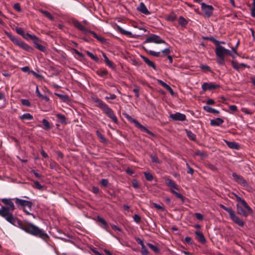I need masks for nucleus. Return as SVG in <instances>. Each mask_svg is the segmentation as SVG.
Here are the masks:
<instances>
[{"instance_id":"f257e3e1","label":"nucleus","mask_w":255,"mask_h":255,"mask_svg":"<svg viewBox=\"0 0 255 255\" xmlns=\"http://www.w3.org/2000/svg\"><path fill=\"white\" fill-rule=\"evenodd\" d=\"M1 200L6 206H2L0 209V216L1 217L4 218L12 225L19 227L29 234L45 241L49 238L47 234L42 229L31 223L26 221L22 222L14 217L12 212L15 209V206L12 202V199L2 198Z\"/></svg>"},{"instance_id":"f03ea898","label":"nucleus","mask_w":255,"mask_h":255,"mask_svg":"<svg viewBox=\"0 0 255 255\" xmlns=\"http://www.w3.org/2000/svg\"><path fill=\"white\" fill-rule=\"evenodd\" d=\"M215 54L217 58V63L220 66L225 65V56L226 55H232V53L229 50L220 45H216Z\"/></svg>"},{"instance_id":"7ed1b4c3","label":"nucleus","mask_w":255,"mask_h":255,"mask_svg":"<svg viewBox=\"0 0 255 255\" xmlns=\"http://www.w3.org/2000/svg\"><path fill=\"white\" fill-rule=\"evenodd\" d=\"M8 38L16 46L30 53H33L34 49L28 44L22 41L20 38H18L12 34L6 33Z\"/></svg>"},{"instance_id":"20e7f679","label":"nucleus","mask_w":255,"mask_h":255,"mask_svg":"<svg viewBox=\"0 0 255 255\" xmlns=\"http://www.w3.org/2000/svg\"><path fill=\"white\" fill-rule=\"evenodd\" d=\"M165 183L166 184L170 187V192L175 195L176 197L179 199H180L182 203H184L185 202L186 198L184 197L182 194L180 193H179L177 192L175 190H178L179 187L175 183V182L172 179L170 178H166L165 179Z\"/></svg>"},{"instance_id":"39448f33","label":"nucleus","mask_w":255,"mask_h":255,"mask_svg":"<svg viewBox=\"0 0 255 255\" xmlns=\"http://www.w3.org/2000/svg\"><path fill=\"white\" fill-rule=\"evenodd\" d=\"M23 38L26 40H28L29 39H31L33 40V43L35 48L41 52H46V47L45 46L41 44V43L42 42V41L35 35H32L29 33H25V37Z\"/></svg>"},{"instance_id":"423d86ee","label":"nucleus","mask_w":255,"mask_h":255,"mask_svg":"<svg viewBox=\"0 0 255 255\" xmlns=\"http://www.w3.org/2000/svg\"><path fill=\"white\" fill-rule=\"evenodd\" d=\"M219 206L221 208L223 209L229 214L231 219L234 222L240 227H243L244 226L245 222L235 214L234 211L231 208L227 207L223 204H220Z\"/></svg>"},{"instance_id":"0eeeda50","label":"nucleus","mask_w":255,"mask_h":255,"mask_svg":"<svg viewBox=\"0 0 255 255\" xmlns=\"http://www.w3.org/2000/svg\"><path fill=\"white\" fill-rule=\"evenodd\" d=\"M123 115L129 122L134 124L135 126L139 128L141 131H144L152 136H155V134L149 130L146 127L141 125L136 120L132 118L127 113H123Z\"/></svg>"},{"instance_id":"6e6552de","label":"nucleus","mask_w":255,"mask_h":255,"mask_svg":"<svg viewBox=\"0 0 255 255\" xmlns=\"http://www.w3.org/2000/svg\"><path fill=\"white\" fill-rule=\"evenodd\" d=\"M18 208H21L23 209L27 207L29 210H31L32 203L31 201L21 199L18 198L13 199Z\"/></svg>"},{"instance_id":"1a4fd4ad","label":"nucleus","mask_w":255,"mask_h":255,"mask_svg":"<svg viewBox=\"0 0 255 255\" xmlns=\"http://www.w3.org/2000/svg\"><path fill=\"white\" fill-rule=\"evenodd\" d=\"M154 43L156 44L165 43L167 44V43L161 37L157 35L152 34L149 36L147 37L145 40L143 42V43Z\"/></svg>"},{"instance_id":"9d476101","label":"nucleus","mask_w":255,"mask_h":255,"mask_svg":"<svg viewBox=\"0 0 255 255\" xmlns=\"http://www.w3.org/2000/svg\"><path fill=\"white\" fill-rule=\"evenodd\" d=\"M201 9L205 16L209 18L213 13L214 7L211 5H208L204 2L201 3Z\"/></svg>"},{"instance_id":"9b49d317","label":"nucleus","mask_w":255,"mask_h":255,"mask_svg":"<svg viewBox=\"0 0 255 255\" xmlns=\"http://www.w3.org/2000/svg\"><path fill=\"white\" fill-rule=\"evenodd\" d=\"M232 176L234 180L238 184L242 185L243 187H249L248 182L246 181V180L244 179V178L243 176L239 174H237L235 172L233 173Z\"/></svg>"},{"instance_id":"f8f14e48","label":"nucleus","mask_w":255,"mask_h":255,"mask_svg":"<svg viewBox=\"0 0 255 255\" xmlns=\"http://www.w3.org/2000/svg\"><path fill=\"white\" fill-rule=\"evenodd\" d=\"M103 112L114 123H118V118L111 108L108 107Z\"/></svg>"},{"instance_id":"ddd939ff","label":"nucleus","mask_w":255,"mask_h":255,"mask_svg":"<svg viewBox=\"0 0 255 255\" xmlns=\"http://www.w3.org/2000/svg\"><path fill=\"white\" fill-rule=\"evenodd\" d=\"M220 85L214 83H204L202 85V88L204 91L212 90L220 88Z\"/></svg>"},{"instance_id":"4468645a","label":"nucleus","mask_w":255,"mask_h":255,"mask_svg":"<svg viewBox=\"0 0 255 255\" xmlns=\"http://www.w3.org/2000/svg\"><path fill=\"white\" fill-rule=\"evenodd\" d=\"M170 118L175 121H184L186 120L185 115L180 113H176L170 115Z\"/></svg>"},{"instance_id":"2eb2a0df","label":"nucleus","mask_w":255,"mask_h":255,"mask_svg":"<svg viewBox=\"0 0 255 255\" xmlns=\"http://www.w3.org/2000/svg\"><path fill=\"white\" fill-rule=\"evenodd\" d=\"M73 24L75 27L78 29L79 30L82 31L85 34H87L88 29L86 28L84 26L82 25L81 22L77 20L74 19L73 20Z\"/></svg>"},{"instance_id":"dca6fc26","label":"nucleus","mask_w":255,"mask_h":255,"mask_svg":"<svg viewBox=\"0 0 255 255\" xmlns=\"http://www.w3.org/2000/svg\"><path fill=\"white\" fill-rule=\"evenodd\" d=\"M93 100L95 103L98 104L97 106L100 108L103 111H104V110L109 107L106 103L98 98H94Z\"/></svg>"},{"instance_id":"f3484780","label":"nucleus","mask_w":255,"mask_h":255,"mask_svg":"<svg viewBox=\"0 0 255 255\" xmlns=\"http://www.w3.org/2000/svg\"><path fill=\"white\" fill-rule=\"evenodd\" d=\"M137 10L145 15H148L150 14V12L148 11L145 5L143 2H141L140 3L139 5L137 7Z\"/></svg>"},{"instance_id":"a211bd4d","label":"nucleus","mask_w":255,"mask_h":255,"mask_svg":"<svg viewBox=\"0 0 255 255\" xmlns=\"http://www.w3.org/2000/svg\"><path fill=\"white\" fill-rule=\"evenodd\" d=\"M90 33L91 34L94 38H95L96 39H97L99 42H100L101 43H105L106 42V39L103 37L98 36L95 31H92L88 29V31L87 32V33Z\"/></svg>"},{"instance_id":"6ab92c4d","label":"nucleus","mask_w":255,"mask_h":255,"mask_svg":"<svg viewBox=\"0 0 255 255\" xmlns=\"http://www.w3.org/2000/svg\"><path fill=\"white\" fill-rule=\"evenodd\" d=\"M140 57L144 60V61L149 67H152L155 70H156V66L152 61H150L148 58L143 55H141Z\"/></svg>"},{"instance_id":"aec40b11","label":"nucleus","mask_w":255,"mask_h":255,"mask_svg":"<svg viewBox=\"0 0 255 255\" xmlns=\"http://www.w3.org/2000/svg\"><path fill=\"white\" fill-rule=\"evenodd\" d=\"M158 83L165 89H166L171 95H174V93L173 89L166 83L161 80H158Z\"/></svg>"},{"instance_id":"412c9836","label":"nucleus","mask_w":255,"mask_h":255,"mask_svg":"<svg viewBox=\"0 0 255 255\" xmlns=\"http://www.w3.org/2000/svg\"><path fill=\"white\" fill-rule=\"evenodd\" d=\"M195 234L196 236L197 240L199 242H200L202 244H204L206 243V239L202 232L200 231H195Z\"/></svg>"},{"instance_id":"4be33fe9","label":"nucleus","mask_w":255,"mask_h":255,"mask_svg":"<svg viewBox=\"0 0 255 255\" xmlns=\"http://www.w3.org/2000/svg\"><path fill=\"white\" fill-rule=\"evenodd\" d=\"M237 212L238 214L243 216L245 217H248L249 215V212L246 211L242 207L240 206L239 204H237Z\"/></svg>"},{"instance_id":"5701e85b","label":"nucleus","mask_w":255,"mask_h":255,"mask_svg":"<svg viewBox=\"0 0 255 255\" xmlns=\"http://www.w3.org/2000/svg\"><path fill=\"white\" fill-rule=\"evenodd\" d=\"M224 123V120L220 118H217L215 119L212 120L210 124L212 126H219Z\"/></svg>"},{"instance_id":"b1692460","label":"nucleus","mask_w":255,"mask_h":255,"mask_svg":"<svg viewBox=\"0 0 255 255\" xmlns=\"http://www.w3.org/2000/svg\"><path fill=\"white\" fill-rule=\"evenodd\" d=\"M227 146L231 149H239L240 145L236 142L225 140Z\"/></svg>"},{"instance_id":"393cba45","label":"nucleus","mask_w":255,"mask_h":255,"mask_svg":"<svg viewBox=\"0 0 255 255\" xmlns=\"http://www.w3.org/2000/svg\"><path fill=\"white\" fill-rule=\"evenodd\" d=\"M117 30H118L119 32H120L121 33L124 35H127L129 37H131L132 36V33L131 32L124 30L122 27H121L119 25L117 26Z\"/></svg>"},{"instance_id":"a878e982","label":"nucleus","mask_w":255,"mask_h":255,"mask_svg":"<svg viewBox=\"0 0 255 255\" xmlns=\"http://www.w3.org/2000/svg\"><path fill=\"white\" fill-rule=\"evenodd\" d=\"M185 131L188 137L192 141H195L196 139V135L191 130L185 129Z\"/></svg>"},{"instance_id":"bb28decb","label":"nucleus","mask_w":255,"mask_h":255,"mask_svg":"<svg viewBox=\"0 0 255 255\" xmlns=\"http://www.w3.org/2000/svg\"><path fill=\"white\" fill-rule=\"evenodd\" d=\"M203 109L207 112L212 114H219V111L214 109L208 106H205L203 107Z\"/></svg>"},{"instance_id":"cd10ccee","label":"nucleus","mask_w":255,"mask_h":255,"mask_svg":"<svg viewBox=\"0 0 255 255\" xmlns=\"http://www.w3.org/2000/svg\"><path fill=\"white\" fill-rule=\"evenodd\" d=\"M188 21L182 16H180L178 19V23L182 27H185L188 24Z\"/></svg>"},{"instance_id":"c85d7f7f","label":"nucleus","mask_w":255,"mask_h":255,"mask_svg":"<svg viewBox=\"0 0 255 255\" xmlns=\"http://www.w3.org/2000/svg\"><path fill=\"white\" fill-rule=\"evenodd\" d=\"M19 118L22 120H32L33 117L32 115L29 113L24 114L22 116H19Z\"/></svg>"},{"instance_id":"c756f323","label":"nucleus","mask_w":255,"mask_h":255,"mask_svg":"<svg viewBox=\"0 0 255 255\" xmlns=\"http://www.w3.org/2000/svg\"><path fill=\"white\" fill-rule=\"evenodd\" d=\"M42 123L43 125V128L45 130H49L51 129V127L49 122L45 119H44L42 121Z\"/></svg>"},{"instance_id":"7c9ffc66","label":"nucleus","mask_w":255,"mask_h":255,"mask_svg":"<svg viewBox=\"0 0 255 255\" xmlns=\"http://www.w3.org/2000/svg\"><path fill=\"white\" fill-rule=\"evenodd\" d=\"M97 220L104 226V228L107 230L108 225L106 220L100 216H97Z\"/></svg>"},{"instance_id":"2f4dec72","label":"nucleus","mask_w":255,"mask_h":255,"mask_svg":"<svg viewBox=\"0 0 255 255\" xmlns=\"http://www.w3.org/2000/svg\"><path fill=\"white\" fill-rule=\"evenodd\" d=\"M241 203L249 213H253V209L248 205L244 199L241 201Z\"/></svg>"},{"instance_id":"473e14b6","label":"nucleus","mask_w":255,"mask_h":255,"mask_svg":"<svg viewBox=\"0 0 255 255\" xmlns=\"http://www.w3.org/2000/svg\"><path fill=\"white\" fill-rule=\"evenodd\" d=\"M40 11L44 14V15L47 17L49 19H50V20H54V17L52 15V14L49 12L48 11H46V10H43V9H40Z\"/></svg>"},{"instance_id":"72a5a7b5","label":"nucleus","mask_w":255,"mask_h":255,"mask_svg":"<svg viewBox=\"0 0 255 255\" xmlns=\"http://www.w3.org/2000/svg\"><path fill=\"white\" fill-rule=\"evenodd\" d=\"M176 18V14L174 12H172L167 16L166 20L170 21H174Z\"/></svg>"},{"instance_id":"f704fd0d","label":"nucleus","mask_w":255,"mask_h":255,"mask_svg":"<svg viewBox=\"0 0 255 255\" xmlns=\"http://www.w3.org/2000/svg\"><path fill=\"white\" fill-rule=\"evenodd\" d=\"M144 50L147 52L150 55L153 56L154 57H158L160 56V52H155L153 50H148L146 49H145L144 47H143Z\"/></svg>"},{"instance_id":"c9c22d12","label":"nucleus","mask_w":255,"mask_h":255,"mask_svg":"<svg viewBox=\"0 0 255 255\" xmlns=\"http://www.w3.org/2000/svg\"><path fill=\"white\" fill-rule=\"evenodd\" d=\"M96 74L100 76V77H104L106 76L108 74V71L105 69H100L96 71Z\"/></svg>"},{"instance_id":"e433bc0d","label":"nucleus","mask_w":255,"mask_h":255,"mask_svg":"<svg viewBox=\"0 0 255 255\" xmlns=\"http://www.w3.org/2000/svg\"><path fill=\"white\" fill-rule=\"evenodd\" d=\"M147 245L154 253H159L160 252V250L156 246H154V245H152V244H151L150 243H147Z\"/></svg>"},{"instance_id":"4c0bfd02","label":"nucleus","mask_w":255,"mask_h":255,"mask_svg":"<svg viewBox=\"0 0 255 255\" xmlns=\"http://www.w3.org/2000/svg\"><path fill=\"white\" fill-rule=\"evenodd\" d=\"M96 134L97 136L100 139V140L103 143H106L107 142V139L105 137V136L99 131H96Z\"/></svg>"},{"instance_id":"58836bf2","label":"nucleus","mask_w":255,"mask_h":255,"mask_svg":"<svg viewBox=\"0 0 255 255\" xmlns=\"http://www.w3.org/2000/svg\"><path fill=\"white\" fill-rule=\"evenodd\" d=\"M150 157L151 158L152 162H155L157 164L161 163V161L158 159V158L155 154H150Z\"/></svg>"},{"instance_id":"ea45409f","label":"nucleus","mask_w":255,"mask_h":255,"mask_svg":"<svg viewBox=\"0 0 255 255\" xmlns=\"http://www.w3.org/2000/svg\"><path fill=\"white\" fill-rule=\"evenodd\" d=\"M231 63L234 69H235V70L239 72L241 70V66L237 61L232 60Z\"/></svg>"},{"instance_id":"a19ab883","label":"nucleus","mask_w":255,"mask_h":255,"mask_svg":"<svg viewBox=\"0 0 255 255\" xmlns=\"http://www.w3.org/2000/svg\"><path fill=\"white\" fill-rule=\"evenodd\" d=\"M55 95L58 97L60 99L63 100L64 102H67L69 101V97L66 95H62L60 94L55 93Z\"/></svg>"},{"instance_id":"79ce46f5","label":"nucleus","mask_w":255,"mask_h":255,"mask_svg":"<svg viewBox=\"0 0 255 255\" xmlns=\"http://www.w3.org/2000/svg\"><path fill=\"white\" fill-rule=\"evenodd\" d=\"M86 52L87 55L89 56L92 60H94L96 62L98 61L99 58L96 55L93 54L92 53L90 52L89 51H86Z\"/></svg>"},{"instance_id":"37998d69","label":"nucleus","mask_w":255,"mask_h":255,"mask_svg":"<svg viewBox=\"0 0 255 255\" xmlns=\"http://www.w3.org/2000/svg\"><path fill=\"white\" fill-rule=\"evenodd\" d=\"M56 117L61 123H66V117L64 115L60 114H58L56 115Z\"/></svg>"},{"instance_id":"c03bdc74","label":"nucleus","mask_w":255,"mask_h":255,"mask_svg":"<svg viewBox=\"0 0 255 255\" xmlns=\"http://www.w3.org/2000/svg\"><path fill=\"white\" fill-rule=\"evenodd\" d=\"M144 175L147 181H151L153 179V176L150 172H144Z\"/></svg>"},{"instance_id":"a18cd8bd","label":"nucleus","mask_w":255,"mask_h":255,"mask_svg":"<svg viewBox=\"0 0 255 255\" xmlns=\"http://www.w3.org/2000/svg\"><path fill=\"white\" fill-rule=\"evenodd\" d=\"M204 39L209 40L213 42L215 46L219 45V41L214 38L213 37H204Z\"/></svg>"},{"instance_id":"49530a36","label":"nucleus","mask_w":255,"mask_h":255,"mask_svg":"<svg viewBox=\"0 0 255 255\" xmlns=\"http://www.w3.org/2000/svg\"><path fill=\"white\" fill-rule=\"evenodd\" d=\"M206 167L213 171H217L218 170L217 167L215 165L211 163H207L206 164Z\"/></svg>"},{"instance_id":"de8ad7c7","label":"nucleus","mask_w":255,"mask_h":255,"mask_svg":"<svg viewBox=\"0 0 255 255\" xmlns=\"http://www.w3.org/2000/svg\"><path fill=\"white\" fill-rule=\"evenodd\" d=\"M200 67L203 71L212 72L210 67L207 65H201Z\"/></svg>"},{"instance_id":"09e8293b","label":"nucleus","mask_w":255,"mask_h":255,"mask_svg":"<svg viewBox=\"0 0 255 255\" xmlns=\"http://www.w3.org/2000/svg\"><path fill=\"white\" fill-rule=\"evenodd\" d=\"M141 253L142 255H149V252L145 246H142L141 249Z\"/></svg>"},{"instance_id":"8fccbe9b","label":"nucleus","mask_w":255,"mask_h":255,"mask_svg":"<svg viewBox=\"0 0 255 255\" xmlns=\"http://www.w3.org/2000/svg\"><path fill=\"white\" fill-rule=\"evenodd\" d=\"M15 30L18 34L21 35L23 37H25V33L22 28L16 27Z\"/></svg>"},{"instance_id":"3c124183","label":"nucleus","mask_w":255,"mask_h":255,"mask_svg":"<svg viewBox=\"0 0 255 255\" xmlns=\"http://www.w3.org/2000/svg\"><path fill=\"white\" fill-rule=\"evenodd\" d=\"M186 165L187 168V173L191 175H193L194 172V170L190 167L188 163H186Z\"/></svg>"},{"instance_id":"603ef678","label":"nucleus","mask_w":255,"mask_h":255,"mask_svg":"<svg viewBox=\"0 0 255 255\" xmlns=\"http://www.w3.org/2000/svg\"><path fill=\"white\" fill-rule=\"evenodd\" d=\"M21 102L23 106L26 107H30L31 106L30 101L27 99H21Z\"/></svg>"},{"instance_id":"864d4df0","label":"nucleus","mask_w":255,"mask_h":255,"mask_svg":"<svg viewBox=\"0 0 255 255\" xmlns=\"http://www.w3.org/2000/svg\"><path fill=\"white\" fill-rule=\"evenodd\" d=\"M33 187L39 190H41L43 188V186L37 181H35L34 182V185L33 186Z\"/></svg>"},{"instance_id":"5fc2aeb1","label":"nucleus","mask_w":255,"mask_h":255,"mask_svg":"<svg viewBox=\"0 0 255 255\" xmlns=\"http://www.w3.org/2000/svg\"><path fill=\"white\" fill-rule=\"evenodd\" d=\"M152 205L154 208H156L158 210H160L162 211L165 210L163 206H161L160 205H159L155 203H153Z\"/></svg>"},{"instance_id":"6e6d98bb","label":"nucleus","mask_w":255,"mask_h":255,"mask_svg":"<svg viewBox=\"0 0 255 255\" xmlns=\"http://www.w3.org/2000/svg\"><path fill=\"white\" fill-rule=\"evenodd\" d=\"M50 167L51 169H57L58 164L54 161H51L50 162Z\"/></svg>"},{"instance_id":"4d7b16f0","label":"nucleus","mask_w":255,"mask_h":255,"mask_svg":"<svg viewBox=\"0 0 255 255\" xmlns=\"http://www.w3.org/2000/svg\"><path fill=\"white\" fill-rule=\"evenodd\" d=\"M31 173H32L34 176L37 178H41L42 177H43V175H42L41 174H39L38 172H37V170H32L31 171Z\"/></svg>"},{"instance_id":"13d9d810","label":"nucleus","mask_w":255,"mask_h":255,"mask_svg":"<svg viewBox=\"0 0 255 255\" xmlns=\"http://www.w3.org/2000/svg\"><path fill=\"white\" fill-rule=\"evenodd\" d=\"M133 220L134 221L137 223H140V221H141V217H140L139 215H138V214H135L133 217Z\"/></svg>"},{"instance_id":"bf43d9fd","label":"nucleus","mask_w":255,"mask_h":255,"mask_svg":"<svg viewBox=\"0 0 255 255\" xmlns=\"http://www.w3.org/2000/svg\"><path fill=\"white\" fill-rule=\"evenodd\" d=\"M106 65L109 67L111 68L112 69H115V66L114 63L110 60H109L107 62H106Z\"/></svg>"},{"instance_id":"052dcab7","label":"nucleus","mask_w":255,"mask_h":255,"mask_svg":"<svg viewBox=\"0 0 255 255\" xmlns=\"http://www.w3.org/2000/svg\"><path fill=\"white\" fill-rule=\"evenodd\" d=\"M109 181L107 179H102L101 181V184L103 186L107 187L108 185Z\"/></svg>"},{"instance_id":"680f3d73","label":"nucleus","mask_w":255,"mask_h":255,"mask_svg":"<svg viewBox=\"0 0 255 255\" xmlns=\"http://www.w3.org/2000/svg\"><path fill=\"white\" fill-rule=\"evenodd\" d=\"M241 111L244 113L245 114H247V115H252L253 114V112H251V110H250L249 109H247V108H242Z\"/></svg>"},{"instance_id":"e2e57ef3","label":"nucleus","mask_w":255,"mask_h":255,"mask_svg":"<svg viewBox=\"0 0 255 255\" xmlns=\"http://www.w3.org/2000/svg\"><path fill=\"white\" fill-rule=\"evenodd\" d=\"M13 8L17 11H20L21 10L20 5L18 3L14 4Z\"/></svg>"},{"instance_id":"0e129e2a","label":"nucleus","mask_w":255,"mask_h":255,"mask_svg":"<svg viewBox=\"0 0 255 255\" xmlns=\"http://www.w3.org/2000/svg\"><path fill=\"white\" fill-rule=\"evenodd\" d=\"M195 155H199V156H200L201 157H204L205 155V153L199 150H196L195 151Z\"/></svg>"},{"instance_id":"69168bd1","label":"nucleus","mask_w":255,"mask_h":255,"mask_svg":"<svg viewBox=\"0 0 255 255\" xmlns=\"http://www.w3.org/2000/svg\"><path fill=\"white\" fill-rule=\"evenodd\" d=\"M170 52H171V51H170V49L168 48H165V49L161 51V53H162L163 54H164V55H169V54L170 53Z\"/></svg>"},{"instance_id":"338daca9","label":"nucleus","mask_w":255,"mask_h":255,"mask_svg":"<svg viewBox=\"0 0 255 255\" xmlns=\"http://www.w3.org/2000/svg\"><path fill=\"white\" fill-rule=\"evenodd\" d=\"M132 185L133 187H134L135 189H137L139 187V184L137 180H133L132 182Z\"/></svg>"},{"instance_id":"774afa93","label":"nucleus","mask_w":255,"mask_h":255,"mask_svg":"<svg viewBox=\"0 0 255 255\" xmlns=\"http://www.w3.org/2000/svg\"><path fill=\"white\" fill-rule=\"evenodd\" d=\"M195 217L196 218L199 220H203V216L199 213H196L195 214Z\"/></svg>"}]
</instances>
